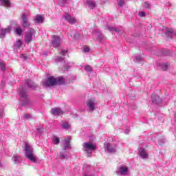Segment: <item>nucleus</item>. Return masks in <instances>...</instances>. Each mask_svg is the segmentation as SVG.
<instances>
[{"mask_svg": "<svg viewBox=\"0 0 176 176\" xmlns=\"http://www.w3.org/2000/svg\"><path fill=\"white\" fill-rule=\"evenodd\" d=\"M71 36L72 38H75V39H79V38H80V34L78 32L72 33Z\"/></svg>", "mask_w": 176, "mask_h": 176, "instance_id": "cd10ccee", "label": "nucleus"}, {"mask_svg": "<svg viewBox=\"0 0 176 176\" xmlns=\"http://www.w3.org/2000/svg\"><path fill=\"white\" fill-rule=\"evenodd\" d=\"M26 157L32 163H36V156L34 155V149L28 144H25Z\"/></svg>", "mask_w": 176, "mask_h": 176, "instance_id": "f03ea898", "label": "nucleus"}, {"mask_svg": "<svg viewBox=\"0 0 176 176\" xmlns=\"http://www.w3.org/2000/svg\"><path fill=\"white\" fill-rule=\"evenodd\" d=\"M85 71H87V72H91L93 71V69L91 67L90 65H87L85 67Z\"/></svg>", "mask_w": 176, "mask_h": 176, "instance_id": "f704fd0d", "label": "nucleus"}, {"mask_svg": "<svg viewBox=\"0 0 176 176\" xmlns=\"http://www.w3.org/2000/svg\"><path fill=\"white\" fill-rule=\"evenodd\" d=\"M3 115V110H2V109H0V118H2Z\"/></svg>", "mask_w": 176, "mask_h": 176, "instance_id": "c03bdc74", "label": "nucleus"}, {"mask_svg": "<svg viewBox=\"0 0 176 176\" xmlns=\"http://www.w3.org/2000/svg\"><path fill=\"white\" fill-rule=\"evenodd\" d=\"M23 45V41L21 40H18L15 42L14 46V47H17L18 49H20L21 46Z\"/></svg>", "mask_w": 176, "mask_h": 176, "instance_id": "412c9836", "label": "nucleus"}, {"mask_svg": "<svg viewBox=\"0 0 176 176\" xmlns=\"http://www.w3.org/2000/svg\"><path fill=\"white\" fill-rule=\"evenodd\" d=\"M139 155L142 159H148V153L145 151L144 148H141L139 151Z\"/></svg>", "mask_w": 176, "mask_h": 176, "instance_id": "dca6fc26", "label": "nucleus"}, {"mask_svg": "<svg viewBox=\"0 0 176 176\" xmlns=\"http://www.w3.org/2000/svg\"><path fill=\"white\" fill-rule=\"evenodd\" d=\"M87 5L89 9H94L96 8V3L94 1H87Z\"/></svg>", "mask_w": 176, "mask_h": 176, "instance_id": "4be33fe9", "label": "nucleus"}, {"mask_svg": "<svg viewBox=\"0 0 176 176\" xmlns=\"http://www.w3.org/2000/svg\"><path fill=\"white\" fill-rule=\"evenodd\" d=\"M12 31V26H8L6 29H1L0 31V38L3 39L6 36V34H10Z\"/></svg>", "mask_w": 176, "mask_h": 176, "instance_id": "6e6552de", "label": "nucleus"}, {"mask_svg": "<svg viewBox=\"0 0 176 176\" xmlns=\"http://www.w3.org/2000/svg\"><path fill=\"white\" fill-rule=\"evenodd\" d=\"M52 43L51 46L52 47H60V43H61V38L58 36H52Z\"/></svg>", "mask_w": 176, "mask_h": 176, "instance_id": "423d86ee", "label": "nucleus"}, {"mask_svg": "<svg viewBox=\"0 0 176 176\" xmlns=\"http://www.w3.org/2000/svg\"><path fill=\"white\" fill-rule=\"evenodd\" d=\"M34 21L36 24L43 23V16H42V15H36Z\"/></svg>", "mask_w": 176, "mask_h": 176, "instance_id": "aec40b11", "label": "nucleus"}, {"mask_svg": "<svg viewBox=\"0 0 176 176\" xmlns=\"http://www.w3.org/2000/svg\"><path fill=\"white\" fill-rule=\"evenodd\" d=\"M15 32L16 34V35H19V36L21 35V34H23V29H21V28L20 27H17L15 28Z\"/></svg>", "mask_w": 176, "mask_h": 176, "instance_id": "5701e85b", "label": "nucleus"}, {"mask_svg": "<svg viewBox=\"0 0 176 176\" xmlns=\"http://www.w3.org/2000/svg\"><path fill=\"white\" fill-rule=\"evenodd\" d=\"M12 160H13L15 164H19V163H21V157L17 155H14L12 157Z\"/></svg>", "mask_w": 176, "mask_h": 176, "instance_id": "f3484780", "label": "nucleus"}, {"mask_svg": "<svg viewBox=\"0 0 176 176\" xmlns=\"http://www.w3.org/2000/svg\"><path fill=\"white\" fill-rule=\"evenodd\" d=\"M62 127L65 130L70 129L69 124H68V122H65L62 123Z\"/></svg>", "mask_w": 176, "mask_h": 176, "instance_id": "393cba45", "label": "nucleus"}, {"mask_svg": "<svg viewBox=\"0 0 176 176\" xmlns=\"http://www.w3.org/2000/svg\"><path fill=\"white\" fill-rule=\"evenodd\" d=\"M142 57L141 56H138L135 57L134 61L135 63H140V61H142Z\"/></svg>", "mask_w": 176, "mask_h": 176, "instance_id": "2f4dec72", "label": "nucleus"}, {"mask_svg": "<svg viewBox=\"0 0 176 176\" xmlns=\"http://www.w3.org/2000/svg\"><path fill=\"white\" fill-rule=\"evenodd\" d=\"M164 142H166V140H162H162H160L158 144H159V145H163V144H164Z\"/></svg>", "mask_w": 176, "mask_h": 176, "instance_id": "37998d69", "label": "nucleus"}, {"mask_svg": "<svg viewBox=\"0 0 176 176\" xmlns=\"http://www.w3.org/2000/svg\"><path fill=\"white\" fill-rule=\"evenodd\" d=\"M165 33L167 35V36H169V38H173V35H176V30L173 31V29L166 28H165Z\"/></svg>", "mask_w": 176, "mask_h": 176, "instance_id": "2eb2a0df", "label": "nucleus"}, {"mask_svg": "<svg viewBox=\"0 0 176 176\" xmlns=\"http://www.w3.org/2000/svg\"><path fill=\"white\" fill-rule=\"evenodd\" d=\"M65 19L68 21L69 24H75L76 23V19L74 16H71V15L68 14L65 16Z\"/></svg>", "mask_w": 176, "mask_h": 176, "instance_id": "ddd939ff", "label": "nucleus"}, {"mask_svg": "<svg viewBox=\"0 0 176 176\" xmlns=\"http://www.w3.org/2000/svg\"><path fill=\"white\" fill-rule=\"evenodd\" d=\"M65 83V78L62 76L54 78L51 76L47 78L45 82H43V86L45 87H52L56 86V85H64Z\"/></svg>", "mask_w": 176, "mask_h": 176, "instance_id": "f257e3e1", "label": "nucleus"}, {"mask_svg": "<svg viewBox=\"0 0 176 176\" xmlns=\"http://www.w3.org/2000/svg\"><path fill=\"white\" fill-rule=\"evenodd\" d=\"M107 30H109V31H111V32L115 31L116 32H119V29L112 26H109L107 28Z\"/></svg>", "mask_w": 176, "mask_h": 176, "instance_id": "c85d7f7f", "label": "nucleus"}, {"mask_svg": "<svg viewBox=\"0 0 176 176\" xmlns=\"http://www.w3.org/2000/svg\"><path fill=\"white\" fill-rule=\"evenodd\" d=\"M0 167H2V164H1V162H0Z\"/></svg>", "mask_w": 176, "mask_h": 176, "instance_id": "de8ad7c7", "label": "nucleus"}, {"mask_svg": "<svg viewBox=\"0 0 176 176\" xmlns=\"http://www.w3.org/2000/svg\"><path fill=\"white\" fill-rule=\"evenodd\" d=\"M23 118H24L25 119H30V118H31V115H30V114H25V115L23 116Z\"/></svg>", "mask_w": 176, "mask_h": 176, "instance_id": "79ce46f5", "label": "nucleus"}, {"mask_svg": "<svg viewBox=\"0 0 176 176\" xmlns=\"http://www.w3.org/2000/svg\"><path fill=\"white\" fill-rule=\"evenodd\" d=\"M59 157L60 159H67V157H68V155H67V153H65V152H60L59 154Z\"/></svg>", "mask_w": 176, "mask_h": 176, "instance_id": "bb28decb", "label": "nucleus"}, {"mask_svg": "<svg viewBox=\"0 0 176 176\" xmlns=\"http://www.w3.org/2000/svg\"><path fill=\"white\" fill-rule=\"evenodd\" d=\"M129 173V168L126 166H120L117 170L118 175H127Z\"/></svg>", "mask_w": 176, "mask_h": 176, "instance_id": "1a4fd4ad", "label": "nucleus"}, {"mask_svg": "<svg viewBox=\"0 0 176 176\" xmlns=\"http://www.w3.org/2000/svg\"><path fill=\"white\" fill-rule=\"evenodd\" d=\"M0 66L1 71L4 72L6 69V66H5V64L1 62Z\"/></svg>", "mask_w": 176, "mask_h": 176, "instance_id": "c9c22d12", "label": "nucleus"}, {"mask_svg": "<svg viewBox=\"0 0 176 176\" xmlns=\"http://www.w3.org/2000/svg\"><path fill=\"white\" fill-rule=\"evenodd\" d=\"M51 112L54 116H59V115H63L64 111L59 107H54L51 109Z\"/></svg>", "mask_w": 176, "mask_h": 176, "instance_id": "9b49d317", "label": "nucleus"}, {"mask_svg": "<svg viewBox=\"0 0 176 176\" xmlns=\"http://www.w3.org/2000/svg\"><path fill=\"white\" fill-rule=\"evenodd\" d=\"M144 8H146V9H149L151 8V4L148 2H144L143 4Z\"/></svg>", "mask_w": 176, "mask_h": 176, "instance_id": "e433bc0d", "label": "nucleus"}, {"mask_svg": "<svg viewBox=\"0 0 176 176\" xmlns=\"http://www.w3.org/2000/svg\"><path fill=\"white\" fill-rule=\"evenodd\" d=\"M66 70L68 71V68H66Z\"/></svg>", "mask_w": 176, "mask_h": 176, "instance_id": "8fccbe9b", "label": "nucleus"}, {"mask_svg": "<svg viewBox=\"0 0 176 176\" xmlns=\"http://www.w3.org/2000/svg\"><path fill=\"white\" fill-rule=\"evenodd\" d=\"M87 105L89 112H93V111L96 109V102L94 100H89L87 103Z\"/></svg>", "mask_w": 176, "mask_h": 176, "instance_id": "f8f14e48", "label": "nucleus"}, {"mask_svg": "<svg viewBox=\"0 0 176 176\" xmlns=\"http://www.w3.org/2000/svg\"><path fill=\"white\" fill-rule=\"evenodd\" d=\"M83 176H91V175H84Z\"/></svg>", "mask_w": 176, "mask_h": 176, "instance_id": "09e8293b", "label": "nucleus"}, {"mask_svg": "<svg viewBox=\"0 0 176 176\" xmlns=\"http://www.w3.org/2000/svg\"><path fill=\"white\" fill-rule=\"evenodd\" d=\"M21 24L23 28H28L31 23L28 20V14L26 13H23L21 16Z\"/></svg>", "mask_w": 176, "mask_h": 176, "instance_id": "20e7f679", "label": "nucleus"}, {"mask_svg": "<svg viewBox=\"0 0 176 176\" xmlns=\"http://www.w3.org/2000/svg\"><path fill=\"white\" fill-rule=\"evenodd\" d=\"M0 5L5 8H10V1L9 0H0Z\"/></svg>", "mask_w": 176, "mask_h": 176, "instance_id": "6ab92c4d", "label": "nucleus"}, {"mask_svg": "<svg viewBox=\"0 0 176 176\" xmlns=\"http://www.w3.org/2000/svg\"><path fill=\"white\" fill-rule=\"evenodd\" d=\"M118 6H123L124 5V0H117Z\"/></svg>", "mask_w": 176, "mask_h": 176, "instance_id": "473e14b6", "label": "nucleus"}, {"mask_svg": "<svg viewBox=\"0 0 176 176\" xmlns=\"http://www.w3.org/2000/svg\"><path fill=\"white\" fill-rule=\"evenodd\" d=\"M58 3L60 6H65V3H67V1L68 0H58Z\"/></svg>", "mask_w": 176, "mask_h": 176, "instance_id": "7c9ffc66", "label": "nucleus"}, {"mask_svg": "<svg viewBox=\"0 0 176 176\" xmlns=\"http://www.w3.org/2000/svg\"><path fill=\"white\" fill-rule=\"evenodd\" d=\"M139 16L140 17H145L146 16L145 12H142V11L139 12Z\"/></svg>", "mask_w": 176, "mask_h": 176, "instance_id": "4c0bfd02", "label": "nucleus"}, {"mask_svg": "<svg viewBox=\"0 0 176 176\" xmlns=\"http://www.w3.org/2000/svg\"><path fill=\"white\" fill-rule=\"evenodd\" d=\"M54 60L56 63H63L64 61V58L61 56H56Z\"/></svg>", "mask_w": 176, "mask_h": 176, "instance_id": "b1692460", "label": "nucleus"}, {"mask_svg": "<svg viewBox=\"0 0 176 176\" xmlns=\"http://www.w3.org/2000/svg\"><path fill=\"white\" fill-rule=\"evenodd\" d=\"M151 100L153 104H160L162 102V99L157 95L153 94L151 96Z\"/></svg>", "mask_w": 176, "mask_h": 176, "instance_id": "4468645a", "label": "nucleus"}, {"mask_svg": "<svg viewBox=\"0 0 176 176\" xmlns=\"http://www.w3.org/2000/svg\"><path fill=\"white\" fill-rule=\"evenodd\" d=\"M67 53H68L67 50H61V51H60V54L62 56H65V54H67Z\"/></svg>", "mask_w": 176, "mask_h": 176, "instance_id": "58836bf2", "label": "nucleus"}, {"mask_svg": "<svg viewBox=\"0 0 176 176\" xmlns=\"http://www.w3.org/2000/svg\"><path fill=\"white\" fill-rule=\"evenodd\" d=\"M19 94L22 98H27V94L24 90H21L19 91Z\"/></svg>", "mask_w": 176, "mask_h": 176, "instance_id": "c756f323", "label": "nucleus"}, {"mask_svg": "<svg viewBox=\"0 0 176 176\" xmlns=\"http://www.w3.org/2000/svg\"><path fill=\"white\" fill-rule=\"evenodd\" d=\"M129 131H130L129 129H126V130H125L124 133H125V134H129Z\"/></svg>", "mask_w": 176, "mask_h": 176, "instance_id": "a18cd8bd", "label": "nucleus"}, {"mask_svg": "<svg viewBox=\"0 0 176 176\" xmlns=\"http://www.w3.org/2000/svg\"><path fill=\"white\" fill-rule=\"evenodd\" d=\"M84 52L85 53H89V52H90V48L89 47H85L84 48Z\"/></svg>", "mask_w": 176, "mask_h": 176, "instance_id": "a19ab883", "label": "nucleus"}, {"mask_svg": "<svg viewBox=\"0 0 176 176\" xmlns=\"http://www.w3.org/2000/svg\"><path fill=\"white\" fill-rule=\"evenodd\" d=\"M104 148L109 153H116V146L113 145L109 143H104Z\"/></svg>", "mask_w": 176, "mask_h": 176, "instance_id": "0eeeda50", "label": "nucleus"}, {"mask_svg": "<svg viewBox=\"0 0 176 176\" xmlns=\"http://www.w3.org/2000/svg\"><path fill=\"white\" fill-rule=\"evenodd\" d=\"M1 85H5V82L1 81Z\"/></svg>", "mask_w": 176, "mask_h": 176, "instance_id": "49530a36", "label": "nucleus"}, {"mask_svg": "<svg viewBox=\"0 0 176 176\" xmlns=\"http://www.w3.org/2000/svg\"><path fill=\"white\" fill-rule=\"evenodd\" d=\"M71 136L67 138H65L63 141V151H67V149H71Z\"/></svg>", "mask_w": 176, "mask_h": 176, "instance_id": "9d476101", "label": "nucleus"}, {"mask_svg": "<svg viewBox=\"0 0 176 176\" xmlns=\"http://www.w3.org/2000/svg\"><path fill=\"white\" fill-rule=\"evenodd\" d=\"M19 58H22L23 60H27V55L25 54H20Z\"/></svg>", "mask_w": 176, "mask_h": 176, "instance_id": "ea45409f", "label": "nucleus"}, {"mask_svg": "<svg viewBox=\"0 0 176 176\" xmlns=\"http://www.w3.org/2000/svg\"><path fill=\"white\" fill-rule=\"evenodd\" d=\"M52 142L55 145H58V144H60V138L57 137H54L52 138Z\"/></svg>", "mask_w": 176, "mask_h": 176, "instance_id": "a878e982", "label": "nucleus"}, {"mask_svg": "<svg viewBox=\"0 0 176 176\" xmlns=\"http://www.w3.org/2000/svg\"><path fill=\"white\" fill-rule=\"evenodd\" d=\"M25 85H27L28 87H30V89H36V85H35V83H34L31 80H26Z\"/></svg>", "mask_w": 176, "mask_h": 176, "instance_id": "a211bd4d", "label": "nucleus"}, {"mask_svg": "<svg viewBox=\"0 0 176 176\" xmlns=\"http://www.w3.org/2000/svg\"><path fill=\"white\" fill-rule=\"evenodd\" d=\"M82 146H84V149L87 153V157H90V156H91V153H93V151L96 149V145L90 142H86L83 143Z\"/></svg>", "mask_w": 176, "mask_h": 176, "instance_id": "7ed1b4c3", "label": "nucleus"}, {"mask_svg": "<svg viewBox=\"0 0 176 176\" xmlns=\"http://www.w3.org/2000/svg\"><path fill=\"white\" fill-rule=\"evenodd\" d=\"M162 68L164 71H166L167 68H168V63H163L162 65Z\"/></svg>", "mask_w": 176, "mask_h": 176, "instance_id": "72a5a7b5", "label": "nucleus"}, {"mask_svg": "<svg viewBox=\"0 0 176 176\" xmlns=\"http://www.w3.org/2000/svg\"><path fill=\"white\" fill-rule=\"evenodd\" d=\"M33 36H35V30L29 29L25 34V42L26 43H31Z\"/></svg>", "mask_w": 176, "mask_h": 176, "instance_id": "39448f33", "label": "nucleus"}]
</instances>
